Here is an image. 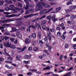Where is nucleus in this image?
<instances>
[{
	"mask_svg": "<svg viewBox=\"0 0 76 76\" xmlns=\"http://www.w3.org/2000/svg\"><path fill=\"white\" fill-rule=\"evenodd\" d=\"M42 5L43 6L42 2H39L38 4H37V7L35 8L36 11H39L41 10L42 9Z\"/></svg>",
	"mask_w": 76,
	"mask_h": 76,
	"instance_id": "1",
	"label": "nucleus"
},
{
	"mask_svg": "<svg viewBox=\"0 0 76 76\" xmlns=\"http://www.w3.org/2000/svg\"><path fill=\"white\" fill-rule=\"evenodd\" d=\"M4 45L6 47H10V48H12L13 49H15V46L13 45H11L10 44H9V42L5 43Z\"/></svg>",
	"mask_w": 76,
	"mask_h": 76,
	"instance_id": "2",
	"label": "nucleus"
},
{
	"mask_svg": "<svg viewBox=\"0 0 76 76\" xmlns=\"http://www.w3.org/2000/svg\"><path fill=\"white\" fill-rule=\"evenodd\" d=\"M46 17V15H44L42 17L35 18L34 20H31V22H37V21H38V20H39L40 19H44V18H45Z\"/></svg>",
	"mask_w": 76,
	"mask_h": 76,
	"instance_id": "3",
	"label": "nucleus"
},
{
	"mask_svg": "<svg viewBox=\"0 0 76 76\" xmlns=\"http://www.w3.org/2000/svg\"><path fill=\"white\" fill-rule=\"evenodd\" d=\"M39 14V13L34 14H31L29 15L24 16V18H29V17H33V16H36L35 17H36V16H38V15Z\"/></svg>",
	"mask_w": 76,
	"mask_h": 76,
	"instance_id": "4",
	"label": "nucleus"
},
{
	"mask_svg": "<svg viewBox=\"0 0 76 76\" xmlns=\"http://www.w3.org/2000/svg\"><path fill=\"white\" fill-rule=\"evenodd\" d=\"M24 1L26 4V6L25 8V9L26 10H27V9H29V1H28V0H25Z\"/></svg>",
	"mask_w": 76,
	"mask_h": 76,
	"instance_id": "5",
	"label": "nucleus"
},
{
	"mask_svg": "<svg viewBox=\"0 0 76 76\" xmlns=\"http://www.w3.org/2000/svg\"><path fill=\"white\" fill-rule=\"evenodd\" d=\"M32 13L34 12V9H30L28 10H27L26 12V15H28L29 13Z\"/></svg>",
	"mask_w": 76,
	"mask_h": 76,
	"instance_id": "6",
	"label": "nucleus"
},
{
	"mask_svg": "<svg viewBox=\"0 0 76 76\" xmlns=\"http://www.w3.org/2000/svg\"><path fill=\"white\" fill-rule=\"evenodd\" d=\"M1 23H4V22H12V21H14V20L12 19H10L7 20H1Z\"/></svg>",
	"mask_w": 76,
	"mask_h": 76,
	"instance_id": "7",
	"label": "nucleus"
},
{
	"mask_svg": "<svg viewBox=\"0 0 76 76\" xmlns=\"http://www.w3.org/2000/svg\"><path fill=\"white\" fill-rule=\"evenodd\" d=\"M48 37L50 41H51V35H52L50 31H49V33H48Z\"/></svg>",
	"mask_w": 76,
	"mask_h": 76,
	"instance_id": "8",
	"label": "nucleus"
},
{
	"mask_svg": "<svg viewBox=\"0 0 76 76\" xmlns=\"http://www.w3.org/2000/svg\"><path fill=\"white\" fill-rule=\"evenodd\" d=\"M31 56H32L31 54H30L29 55H25L24 56V57L26 59H31Z\"/></svg>",
	"mask_w": 76,
	"mask_h": 76,
	"instance_id": "9",
	"label": "nucleus"
},
{
	"mask_svg": "<svg viewBox=\"0 0 76 76\" xmlns=\"http://www.w3.org/2000/svg\"><path fill=\"white\" fill-rule=\"evenodd\" d=\"M20 58H22V56L20 55H18L16 56V60L20 61Z\"/></svg>",
	"mask_w": 76,
	"mask_h": 76,
	"instance_id": "10",
	"label": "nucleus"
},
{
	"mask_svg": "<svg viewBox=\"0 0 76 76\" xmlns=\"http://www.w3.org/2000/svg\"><path fill=\"white\" fill-rule=\"evenodd\" d=\"M52 19L53 20V22H56V21H57L58 19L57 18L56 19V17L54 15H53V16L52 17Z\"/></svg>",
	"mask_w": 76,
	"mask_h": 76,
	"instance_id": "11",
	"label": "nucleus"
},
{
	"mask_svg": "<svg viewBox=\"0 0 76 76\" xmlns=\"http://www.w3.org/2000/svg\"><path fill=\"white\" fill-rule=\"evenodd\" d=\"M43 3V6L45 7H46L47 8H48V7H50V5H48V4H45V3L44 2H42Z\"/></svg>",
	"mask_w": 76,
	"mask_h": 76,
	"instance_id": "12",
	"label": "nucleus"
},
{
	"mask_svg": "<svg viewBox=\"0 0 76 76\" xmlns=\"http://www.w3.org/2000/svg\"><path fill=\"white\" fill-rule=\"evenodd\" d=\"M30 39H29L27 38L26 39L25 41V44H28V43H29L30 42Z\"/></svg>",
	"mask_w": 76,
	"mask_h": 76,
	"instance_id": "13",
	"label": "nucleus"
},
{
	"mask_svg": "<svg viewBox=\"0 0 76 76\" xmlns=\"http://www.w3.org/2000/svg\"><path fill=\"white\" fill-rule=\"evenodd\" d=\"M29 28H32L34 30H35L36 29V27L35 26L33 25H31V26H28Z\"/></svg>",
	"mask_w": 76,
	"mask_h": 76,
	"instance_id": "14",
	"label": "nucleus"
},
{
	"mask_svg": "<svg viewBox=\"0 0 76 76\" xmlns=\"http://www.w3.org/2000/svg\"><path fill=\"white\" fill-rule=\"evenodd\" d=\"M38 50H39V48L38 47H35L33 48V51H35V52L38 51Z\"/></svg>",
	"mask_w": 76,
	"mask_h": 76,
	"instance_id": "15",
	"label": "nucleus"
},
{
	"mask_svg": "<svg viewBox=\"0 0 76 76\" xmlns=\"http://www.w3.org/2000/svg\"><path fill=\"white\" fill-rule=\"evenodd\" d=\"M65 11L66 12V14H67V13H70V12H71L72 11V10L70 9L65 10Z\"/></svg>",
	"mask_w": 76,
	"mask_h": 76,
	"instance_id": "16",
	"label": "nucleus"
},
{
	"mask_svg": "<svg viewBox=\"0 0 76 76\" xmlns=\"http://www.w3.org/2000/svg\"><path fill=\"white\" fill-rule=\"evenodd\" d=\"M44 56L45 57L46 56V55L45 54H43V55H41L39 57V58L40 59H41V60H42V58H44Z\"/></svg>",
	"mask_w": 76,
	"mask_h": 76,
	"instance_id": "17",
	"label": "nucleus"
},
{
	"mask_svg": "<svg viewBox=\"0 0 76 76\" xmlns=\"http://www.w3.org/2000/svg\"><path fill=\"white\" fill-rule=\"evenodd\" d=\"M69 9H76V5L70 6L69 7Z\"/></svg>",
	"mask_w": 76,
	"mask_h": 76,
	"instance_id": "18",
	"label": "nucleus"
},
{
	"mask_svg": "<svg viewBox=\"0 0 76 76\" xmlns=\"http://www.w3.org/2000/svg\"><path fill=\"white\" fill-rule=\"evenodd\" d=\"M17 29L15 27H13L12 28V31H10V32H12V31L13 32H16Z\"/></svg>",
	"mask_w": 76,
	"mask_h": 76,
	"instance_id": "19",
	"label": "nucleus"
},
{
	"mask_svg": "<svg viewBox=\"0 0 76 76\" xmlns=\"http://www.w3.org/2000/svg\"><path fill=\"white\" fill-rule=\"evenodd\" d=\"M71 72H69L66 73L64 76H70V75H71Z\"/></svg>",
	"mask_w": 76,
	"mask_h": 76,
	"instance_id": "20",
	"label": "nucleus"
},
{
	"mask_svg": "<svg viewBox=\"0 0 76 76\" xmlns=\"http://www.w3.org/2000/svg\"><path fill=\"white\" fill-rule=\"evenodd\" d=\"M38 37L39 38L41 39V32L39 31L38 33Z\"/></svg>",
	"mask_w": 76,
	"mask_h": 76,
	"instance_id": "21",
	"label": "nucleus"
},
{
	"mask_svg": "<svg viewBox=\"0 0 76 76\" xmlns=\"http://www.w3.org/2000/svg\"><path fill=\"white\" fill-rule=\"evenodd\" d=\"M71 20H73L75 19V16L74 15H72L71 17H70Z\"/></svg>",
	"mask_w": 76,
	"mask_h": 76,
	"instance_id": "22",
	"label": "nucleus"
},
{
	"mask_svg": "<svg viewBox=\"0 0 76 76\" xmlns=\"http://www.w3.org/2000/svg\"><path fill=\"white\" fill-rule=\"evenodd\" d=\"M47 20H51V16L50 15H48L47 17Z\"/></svg>",
	"mask_w": 76,
	"mask_h": 76,
	"instance_id": "23",
	"label": "nucleus"
},
{
	"mask_svg": "<svg viewBox=\"0 0 76 76\" xmlns=\"http://www.w3.org/2000/svg\"><path fill=\"white\" fill-rule=\"evenodd\" d=\"M46 23V21L45 20H43L41 22V25H45Z\"/></svg>",
	"mask_w": 76,
	"mask_h": 76,
	"instance_id": "24",
	"label": "nucleus"
},
{
	"mask_svg": "<svg viewBox=\"0 0 76 76\" xmlns=\"http://www.w3.org/2000/svg\"><path fill=\"white\" fill-rule=\"evenodd\" d=\"M50 66H48L47 67H46V68H44L43 69V70H50Z\"/></svg>",
	"mask_w": 76,
	"mask_h": 76,
	"instance_id": "25",
	"label": "nucleus"
},
{
	"mask_svg": "<svg viewBox=\"0 0 76 76\" xmlns=\"http://www.w3.org/2000/svg\"><path fill=\"white\" fill-rule=\"evenodd\" d=\"M50 31L51 32H55V29L54 28H50Z\"/></svg>",
	"mask_w": 76,
	"mask_h": 76,
	"instance_id": "26",
	"label": "nucleus"
},
{
	"mask_svg": "<svg viewBox=\"0 0 76 76\" xmlns=\"http://www.w3.org/2000/svg\"><path fill=\"white\" fill-rule=\"evenodd\" d=\"M4 1L6 3H12V1H9L7 0H4Z\"/></svg>",
	"mask_w": 76,
	"mask_h": 76,
	"instance_id": "27",
	"label": "nucleus"
},
{
	"mask_svg": "<svg viewBox=\"0 0 76 76\" xmlns=\"http://www.w3.org/2000/svg\"><path fill=\"white\" fill-rule=\"evenodd\" d=\"M7 58L8 60H11V61L13 60V58L11 57H8Z\"/></svg>",
	"mask_w": 76,
	"mask_h": 76,
	"instance_id": "28",
	"label": "nucleus"
},
{
	"mask_svg": "<svg viewBox=\"0 0 76 76\" xmlns=\"http://www.w3.org/2000/svg\"><path fill=\"white\" fill-rule=\"evenodd\" d=\"M26 48V46H25L21 49V52H23V51H25V50Z\"/></svg>",
	"mask_w": 76,
	"mask_h": 76,
	"instance_id": "29",
	"label": "nucleus"
},
{
	"mask_svg": "<svg viewBox=\"0 0 76 76\" xmlns=\"http://www.w3.org/2000/svg\"><path fill=\"white\" fill-rule=\"evenodd\" d=\"M57 37H60L61 36V32H60V31H58L57 32Z\"/></svg>",
	"mask_w": 76,
	"mask_h": 76,
	"instance_id": "30",
	"label": "nucleus"
},
{
	"mask_svg": "<svg viewBox=\"0 0 76 76\" xmlns=\"http://www.w3.org/2000/svg\"><path fill=\"white\" fill-rule=\"evenodd\" d=\"M64 57V56H63V55H61L60 57H59V59L60 60H62L63 59Z\"/></svg>",
	"mask_w": 76,
	"mask_h": 76,
	"instance_id": "31",
	"label": "nucleus"
},
{
	"mask_svg": "<svg viewBox=\"0 0 76 76\" xmlns=\"http://www.w3.org/2000/svg\"><path fill=\"white\" fill-rule=\"evenodd\" d=\"M48 50L49 52L51 51V49H52V47L51 46H50L48 47Z\"/></svg>",
	"mask_w": 76,
	"mask_h": 76,
	"instance_id": "32",
	"label": "nucleus"
},
{
	"mask_svg": "<svg viewBox=\"0 0 76 76\" xmlns=\"http://www.w3.org/2000/svg\"><path fill=\"white\" fill-rule=\"evenodd\" d=\"M61 9V7H59L56 8V10L57 12H58V11H59V10H60Z\"/></svg>",
	"mask_w": 76,
	"mask_h": 76,
	"instance_id": "33",
	"label": "nucleus"
},
{
	"mask_svg": "<svg viewBox=\"0 0 76 76\" xmlns=\"http://www.w3.org/2000/svg\"><path fill=\"white\" fill-rule=\"evenodd\" d=\"M65 48H69V44H65Z\"/></svg>",
	"mask_w": 76,
	"mask_h": 76,
	"instance_id": "34",
	"label": "nucleus"
},
{
	"mask_svg": "<svg viewBox=\"0 0 76 76\" xmlns=\"http://www.w3.org/2000/svg\"><path fill=\"white\" fill-rule=\"evenodd\" d=\"M10 10V8H9V7H6L5 8V10L6 11H9V10Z\"/></svg>",
	"mask_w": 76,
	"mask_h": 76,
	"instance_id": "35",
	"label": "nucleus"
},
{
	"mask_svg": "<svg viewBox=\"0 0 76 76\" xmlns=\"http://www.w3.org/2000/svg\"><path fill=\"white\" fill-rule=\"evenodd\" d=\"M32 37L33 38H36V37H37V34L35 33H33L32 34Z\"/></svg>",
	"mask_w": 76,
	"mask_h": 76,
	"instance_id": "36",
	"label": "nucleus"
},
{
	"mask_svg": "<svg viewBox=\"0 0 76 76\" xmlns=\"http://www.w3.org/2000/svg\"><path fill=\"white\" fill-rule=\"evenodd\" d=\"M44 40L45 41L47 42H48V38L47 37H45V38L44 39Z\"/></svg>",
	"mask_w": 76,
	"mask_h": 76,
	"instance_id": "37",
	"label": "nucleus"
},
{
	"mask_svg": "<svg viewBox=\"0 0 76 76\" xmlns=\"http://www.w3.org/2000/svg\"><path fill=\"white\" fill-rule=\"evenodd\" d=\"M24 19V18L23 17H21L19 18H18L17 19V20H23Z\"/></svg>",
	"mask_w": 76,
	"mask_h": 76,
	"instance_id": "38",
	"label": "nucleus"
},
{
	"mask_svg": "<svg viewBox=\"0 0 76 76\" xmlns=\"http://www.w3.org/2000/svg\"><path fill=\"white\" fill-rule=\"evenodd\" d=\"M10 38V37L6 36H5L4 37V38L5 41H7V39H9Z\"/></svg>",
	"mask_w": 76,
	"mask_h": 76,
	"instance_id": "39",
	"label": "nucleus"
},
{
	"mask_svg": "<svg viewBox=\"0 0 76 76\" xmlns=\"http://www.w3.org/2000/svg\"><path fill=\"white\" fill-rule=\"evenodd\" d=\"M45 30H46V31H47L48 32H49L50 31V28L48 27H47L46 28V29H45Z\"/></svg>",
	"mask_w": 76,
	"mask_h": 76,
	"instance_id": "40",
	"label": "nucleus"
},
{
	"mask_svg": "<svg viewBox=\"0 0 76 76\" xmlns=\"http://www.w3.org/2000/svg\"><path fill=\"white\" fill-rule=\"evenodd\" d=\"M5 62L7 63H10V64H12V62L8 61H5Z\"/></svg>",
	"mask_w": 76,
	"mask_h": 76,
	"instance_id": "41",
	"label": "nucleus"
},
{
	"mask_svg": "<svg viewBox=\"0 0 76 76\" xmlns=\"http://www.w3.org/2000/svg\"><path fill=\"white\" fill-rule=\"evenodd\" d=\"M23 63H25L26 64H29V63H30V62L29 61H24Z\"/></svg>",
	"mask_w": 76,
	"mask_h": 76,
	"instance_id": "42",
	"label": "nucleus"
},
{
	"mask_svg": "<svg viewBox=\"0 0 76 76\" xmlns=\"http://www.w3.org/2000/svg\"><path fill=\"white\" fill-rule=\"evenodd\" d=\"M18 23L20 25H22L23 23V22L22 21H19Z\"/></svg>",
	"mask_w": 76,
	"mask_h": 76,
	"instance_id": "43",
	"label": "nucleus"
},
{
	"mask_svg": "<svg viewBox=\"0 0 76 76\" xmlns=\"http://www.w3.org/2000/svg\"><path fill=\"white\" fill-rule=\"evenodd\" d=\"M46 26L45 25H43L42 26V28L43 29V30H45V29H46Z\"/></svg>",
	"mask_w": 76,
	"mask_h": 76,
	"instance_id": "44",
	"label": "nucleus"
},
{
	"mask_svg": "<svg viewBox=\"0 0 76 76\" xmlns=\"http://www.w3.org/2000/svg\"><path fill=\"white\" fill-rule=\"evenodd\" d=\"M61 37L62 38V39H63V40H65L66 39V37H65V36L62 35L61 36Z\"/></svg>",
	"mask_w": 76,
	"mask_h": 76,
	"instance_id": "45",
	"label": "nucleus"
},
{
	"mask_svg": "<svg viewBox=\"0 0 76 76\" xmlns=\"http://www.w3.org/2000/svg\"><path fill=\"white\" fill-rule=\"evenodd\" d=\"M32 50V47H29L28 49V50L29 51H31Z\"/></svg>",
	"mask_w": 76,
	"mask_h": 76,
	"instance_id": "46",
	"label": "nucleus"
},
{
	"mask_svg": "<svg viewBox=\"0 0 76 76\" xmlns=\"http://www.w3.org/2000/svg\"><path fill=\"white\" fill-rule=\"evenodd\" d=\"M4 2L3 1H1L0 2V6H2L3 4V3H4Z\"/></svg>",
	"mask_w": 76,
	"mask_h": 76,
	"instance_id": "47",
	"label": "nucleus"
},
{
	"mask_svg": "<svg viewBox=\"0 0 76 76\" xmlns=\"http://www.w3.org/2000/svg\"><path fill=\"white\" fill-rule=\"evenodd\" d=\"M70 4H72V1H71V0H70V1H68L66 3V4L67 5H69Z\"/></svg>",
	"mask_w": 76,
	"mask_h": 76,
	"instance_id": "48",
	"label": "nucleus"
},
{
	"mask_svg": "<svg viewBox=\"0 0 76 76\" xmlns=\"http://www.w3.org/2000/svg\"><path fill=\"white\" fill-rule=\"evenodd\" d=\"M17 12H18V11H17L16 10H14L12 11V13H17Z\"/></svg>",
	"mask_w": 76,
	"mask_h": 76,
	"instance_id": "49",
	"label": "nucleus"
},
{
	"mask_svg": "<svg viewBox=\"0 0 76 76\" xmlns=\"http://www.w3.org/2000/svg\"><path fill=\"white\" fill-rule=\"evenodd\" d=\"M10 26V24H4L2 26Z\"/></svg>",
	"mask_w": 76,
	"mask_h": 76,
	"instance_id": "50",
	"label": "nucleus"
},
{
	"mask_svg": "<svg viewBox=\"0 0 76 76\" xmlns=\"http://www.w3.org/2000/svg\"><path fill=\"white\" fill-rule=\"evenodd\" d=\"M3 45L2 43H0V48H1V49H3Z\"/></svg>",
	"mask_w": 76,
	"mask_h": 76,
	"instance_id": "51",
	"label": "nucleus"
},
{
	"mask_svg": "<svg viewBox=\"0 0 76 76\" xmlns=\"http://www.w3.org/2000/svg\"><path fill=\"white\" fill-rule=\"evenodd\" d=\"M18 5V6H19L20 7H22V4L20 3L19 2Z\"/></svg>",
	"mask_w": 76,
	"mask_h": 76,
	"instance_id": "52",
	"label": "nucleus"
},
{
	"mask_svg": "<svg viewBox=\"0 0 76 76\" xmlns=\"http://www.w3.org/2000/svg\"><path fill=\"white\" fill-rule=\"evenodd\" d=\"M59 26H60V27H62L64 26V23H61V24H59Z\"/></svg>",
	"mask_w": 76,
	"mask_h": 76,
	"instance_id": "53",
	"label": "nucleus"
},
{
	"mask_svg": "<svg viewBox=\"0 0 76 76\" xmlns=\"http://www.w3.org/2000/svg\"><path fill=\"white\" fill-rule=\"evenodd\" d=\"M40 15H42L43 14H44L43 10H41L40 11Z\"/></svg>",
	"mask_w": 76,
	"mask_h": 76,
	"instance_id": "54",
	"label": "nucleus"
},
{
	"mask_svg": "<svg viewBox=\"0 0 76 76\" xmlns=\"http://www.w3.org/2000/svg\"><path fill=\"white\" fill-rule=\"evenodd\" d=\"M45 45L47 48H48V47H49V46H50V44H49L48 43H46Z\"/></svg>",
	"mask_w": 76,
	"mask_h": 76,
	"instance_id": "55",
	"label": "nucleus"
},
{
	"mask_svg": "<svg viewBox=\"0 0 76 76\" xmlns=\"http://www.w3.org/2000/svg\"><path fill=\"white\" fill-rule=\"evenodd\" d=\"M39 44H44V42L42 40H39Z\"/></svg>",
	"mask_w": 76,
	"mask_h": 76,
	"instance_id": "56",
	"label": "nucleus"
},
{
	"mask_svg": "<svg viewBox=\"0 0 76 76\" xmlns=\"http://www.w3.org/2000/svg\"><path fill=\"white\" fill-rule=\"evenodd\" d=\"M53 72H49L47 73L45 75H51V74H53Z\"/></svg>",
	"mask_w": 76,
	"mask_h": 76,
	"instance_id": "57",
	"label": "nucleus"
},
{
	"mask_svg": "<svg viewBox=\"0 0 76 76\" xmlns=\"http://www.w3.org/2000/svg\"><path fill=\"white\" fill-rule=\"evenodd\" d=\"M37 26H38V28H39L40 29H41V26H40V24H37L36 27H37Z\"/></svg>",
	"mask_w": 76,
	"mask_h": 76,
	"instance_id": "58",
	"label": "nucleus"
},
{
	"mask_svg": "<svg viewBox=\"0 0 76 76\" xmlns=\"http://www.w3.org/2000/svg\"><path fill=\"white\" fill-rule=\"evenodd\" d=\"M32 73L31 72H29L27 73V75H28V76L32 75Z\"/></svg>",
	"mask_w": 76,
	"mask_h": 76,
	"instance_id": "59",
	"label": "nucleus"
},
{
	"mask_svg": "<svg viewBox=\"0 0 76 76\" xmlns=\"http://www.w3.org/2000/svg\"><path fill=\"white\" fill-rule=\"evenodd\" d=\"M4 61V58H0V61Z\"/></svg>",
	"mask_w": 76,
	"mask_h": 76,
	"instance_id": "60",
	"label": "nucleus"
},
{
	"mask_svg": "<svg viewBox=\"0 0 76 76\" xmlns=\"http://www.w3.org/2000/svg\"><path fill=\"white\" fill-rule=\"evenodd\" d=\"M16 35L18 38H20V34L19 33H17L16 34Z\"/></svg>",
	"mask_w": 76,
	"mask_h": 76,
	"instance_id": "61",
	"label": "nucleus"
},
{
	"mask_svg": "<svg viewBox=\"0 0 76 76\" xmlns=\"http://www.w3.org/2000/svg\"><path fill=\"white\" fill-rule=\"evenodd\" d=\"M10 7L11 8H13L15 7V6L13 5H10Z\"/></svg>",
	"mask_w": 76,
	"mask_h": 76,
	"instance_id": "62",
	"label": "nucleus"
},
{
	"mask_svg": "<svg viewBox=\"0 0 76 76\" xmlns=\"http://www.w3.org/2000/svg\"><path fill=\"white\" fill-rule=\"evenodd\" d=\"M5 67H7V68H8V69H10V66H9V65H7V64H6V65H5Z\"/></svg>",
	"mask_w": 76,
	"mask_h": 76,
	"instance_id": "63",
	"label": "nucleus"
},
{
	"mask_svg": "<svg viewBox=\"0 0 76 76\" xmlns=\"http://www.w3.org/2000/svg\"><path fill=\"white\" fill-rule=\"evenodd\" d=\"M72 46L73 47L74 49H76V44Z\"/></svg>",
	"mask_w": 76,
	"mask_h": 76,
	"instance_id": "64",
	"label": "nucleus"
}]
</instances>
